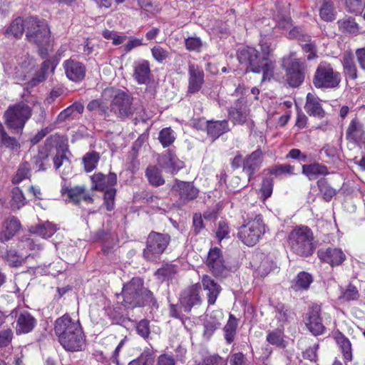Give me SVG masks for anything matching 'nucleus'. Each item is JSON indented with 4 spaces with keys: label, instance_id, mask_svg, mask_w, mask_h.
I'll use <instances>...</instances> for the list:
<instances>
[{
    "label": "nucleus",
    "instance_id": "1",
    "mask_svg": "<svg viewBox=\"0 0 365 365\" xmlns=\"http://www.w3.org/2000/svg\"><path fill=\"white\" fill-rule=\"evenodd\" d=\"M262 55L253 47H246L238 51L237 58L241 64L247 66V71L263 73L262 80L270 79L273 75L274 65L269 59L273 48L267 39L260 41Z\"/></svg>",
    "mask_w": 365,
    "mask_h": 365
},
{
    "label": "nucleus",
    "instance_id": "2",
    "mask_svg": "<svg viewBox=\"0 0 365 365\" xmlns=\"http://www.w3.org/2000/svg\"><path fill=\"white\" fill-rule=\"evenodd\" d=\"M54 331L58 341L67 351H78L84 346L85 339L79 322L67 314L56 320Z\"/></svg>",
    "mask_w": 365,
    "mask_h": 365
},
{
    "label": "nucleus",
    "instance_id": "3",
    "mask_svg": "<svg viewBox=\"0 0 365 365\" xmlns=\"http://www.w3.org/2000/svg\"><path fill=\"white\" fill-rule=\"evenodd\" d=\"M122 298V304L126 308L143 307L152 302L153 293L143 287V283L140 278H133L123 286L122 292L118 298Z\"/></svg>",
    "mask_w": 365,
    "mask_h": 365
},
{
    "label": "nucleus",
    "instance_id": "4",
    "mask_svg": "<svg viewBox=\"0 0 365 365\" xmlns=\"http://www.w3.org/2000/svg\"><path fill=\"white\" fill-rule=\"evenodd\" d=\"M26 38L38 47L39 54L42 58L47 56V46L50 41V30L44 20L35 17L26 18Z\"/></svg>",
    "mask_w": 365,
    "mask_h": 365
},
{
    "label": "nucleus",
    "instance_id": "5",
    "mask_svg": "<svg viewBox=\"0 0 365 365\" xmlns=\"http://www.w3.org/2000/svg\"><path fill=\"white\" fill-rule=\"evenodd\" d=\"M266 225L261 215H257L254 218L250 217L244 221L239 227L238 237L247 246L256 245L266 232Z\"/></svg>",
    "mask_w": 365,
    "mask_h": 365
},
{
    "label": "nucleus",
    "instance_id": "6",
    "mask_svg": "<svg viewBox=\"0 0 365 365\" xmlns=\"http://www.w3.org/2000/svg\"><path fill=\"white\" fill-rule=\"evenodd\" d=\"M313 233L307 226L297 227L288 237L291 250L300 256H309L313 252Z\"/></svg>",
    "mask_w": 365,
    "mask_h": 365
},
{
    "label": "nucleus",
    "instance_id": "7",
    "mask_svg": "<svg viewBox=\"0 0 365 365\" xmlns=\"http://www.w3.org/2000/svg\"><path fill=\"white\" fill-rule=\"evenodd\" d=\"M32 115L31 108L24 101L10 106L4 113L6 125L15 130H22Z\"/></svg>",
    "mask_w": 365,
    "mask_h": 365
},
{
    "label": "nucleus",
    "instance_id": "8",
    "mask_svg": "<svg viewBox=\"0 0 365 365\" xmlns=\"http://www.w3.org/2000/svg\"><path fill=\"white\" fill-rule=\"evenodd\" d=\"M282 67L285 71L286 81L290 86L298 87L302 83L304 80L306 66L294 53L282 58Z\"/></svg>",
    "mask_w": 365,
    "mask_h": 365
},
{
    "label": "nucleus",
    "instance_id": "9",
    "mask_svg": "<svg viewBox=\"0 0 365 365\" xmlns=\"http://www.w3.org/2000/svg\"><path fill=\"white\" fill-rule=\"evenodd\" d=\"M341 82V75L332 66L325 62L321 63L314 73L313 84L317 88L334 89Z\"/></svg>",
    "mask_w": 365,
    "mask_h": 365
},
{
    "label": "nucleus",
    "instance_id": "10",
    "mask_svg": "<svg viewBox=\"0 0 365 365\" xmlns=\"http://www.w3.org/2000/svg\"><path fill=\"white\" fill-rule=\"evenodd\" d=\"M170 241L168 234L151 232L147 238L143 257L149 261H155L165 252Z\"/></svg>",
    "mask_w": 365,
    "mask_h": 365
},
{
    "label": "nucleus",
    "instance_id": "11",
    "mask_svg": "<svg viewBox=\"0 0 365 365\" xmlns=\"http://www.w3.org/2000/svg\"><path fill=\"white\" fill-rule=\"evenodd\" d=\"M113 94V100L110 103V110L119 118H128L133 114L134 109L132 106V99L128 94L122 91H114L112 88L104 91V95Z\"/></svg>",
    "mask_w": 365,
    "mask_h": 365
},
{
    "label": "nucleus",
    "instance_id": "12",
    "mask_svg": "<svg viewBox=\"0 0 365 365\" xmlns=\"http://www.w3.org/2000/svg\"><path fill=\"white\" fill-rule=\"evenodd\" d=\"M34 66V62L32 58L27 53H23L21 56L15 58V62L11 66H6L5 71L9 74L12 75L15 78L23 81L25 80L26 74Z\"/></svg>",
    "mask_w": 365,
    "mask_h": 365
},
{
    "label": "nucleus",
    "instance_id": "13",
    "mask_svg": "<svg viewBox=\"0 0 365 365\" xmlns=\"http://www.w3.org/2000/svg\"><path fill=\"white\" fill-rule=\"evenodd\" d=\"M205 264L210 271L216 277H224L229 272L222 251L217 247L210 250Z\"/></svg>",
    "mask_w": 365,
    "mask_h": 365
},
{
    "label": "nucleus",
    "instance_id": "14",
    "mask_svg": "<svg viewBox=\"0 0 365 365\" xmlns=\"http://www.w3.org/2000/svg\"><path fill=\"white\" fill-rule=\"evenodd\" d=\"M23 249H29L31 250H39L40 246L36 245L33 240L26 238L22 240L18 245V250H10L7 252V261L9 264L14 267H18L22 264L24 259L29 256L27 252H23Z\"/></svg>",
    "mask_w": 365,
    "mask_h": 365
},
{
    "label": "nucleus",
    "instance_id": "15",
    "mask_svg": "<svg viewBox=\"0 0 365 365\" xmlns=\"http://www.w3.org/2000/svg\"><path fill=\"white\" fill-rule=\"evenodd\" d=\"M200 285L195 284L187 287L182 292L180 302L185 312H190L192 307L201 304L202 300L200 295Z\"/></svg>",
    "mask_w": 365,
    "mask_h": 365
},
{
    "label": "nucleus",
    "instance_id": "16",
    "mask_svg": "<svg viewBox=\"0 0 365 365\" xmlns=\"http://www.w3.org/2000/svg\"><path fill=\"white\" fill-rule=\"evenodd\" d=\"M204 71L199 66L189 63L187 92L192 94L197 93L204 84Z\"/></svg>",
    "mask_w": 365,
    "mask_h": 365
},
{
    "label": "nucleus",
    "instance_id": "17",
    "mask_svg": "<svg viewBox=\"0 0 365 365\" xmlns=\"http://www.w3.org/2000/svg\"><path fill=\"white\" fill-rule=\"evenodd\" d=\"M320 313L321 307L317 304L312 305L309 311L305 322L307 327L314 336L321 335L325 331V327L322 324Z\"/></svg>",
    "mask_w": 365,
    "mask_h": 365
},
{
    "label": "nucleus",
    "instance_id": "18",
    "mask_svg": "<svg viewBox=\"0 0 365 365\" xmlns=\"http://www.w3.org/2000/svg\"><path fill=\"white\" fill-rule=\"evenodd\" d=\"M158 163L163 169L173 175L176 174L184 167L183 162L170 150L159 156Z\"/></svg>",
    "mask_w": 365,
    "mask_h": 365
},
{
    "label": "nucleus",
    "instance_id": "19",
    "mask_svg": "<svg viewBox=\"0 0 365 365\" xmlns=\"http://www.w3.org/2000/svg\"><path fill=\"white\" fill-rule=\"evenodd\" d=\"M63 68L66 77L73 82H80L86 76V66L83 63L74 59L65 61Z\"/></svg>",
    "mask_w": 365,
    "mask_h": 365
},
{
    "label": "nucleus",
    "instance_id": "20",
    "mask_svg": "<svg viewBox=\"0 0 365 365\" xmlns=\"http://www.w3.org/2000/svg\"><path fill=\"white\" fill-rule=\"evenodd\" d=\"M288 37L289 38H299L303 51L306 53H309L307 56L308 60H312L316 57L317 51L314 43L311 41L309 36L302 33L300 28L294 27L289 32Z\"/></svg>",
    "mask_w": 365,
    "mask_h": 365
},
{
    "label": "nucleus",
    "instance_id": "21",
    "mask_svg": "<svg viewBox=\"0 0 365 365\" xmlns=\"http://www.w3.org/2000/svg\"><path fill=\"white\" fill-rule=\"evenodd\" d=\"M201 284L203 289L206 292L208 304H215L222 291L221 286L210 276L206 274L202 277Z\"/></svg>",
    "mask_w": 365,
    "mask_h": 365
},
{
    "label": "nucleus",
    "instance_id": "22",
    "mask_svg": "<svg viewBox=\"0 0 365 365\" xmlns=\"http://www.w3.org/2000/svg\"><path fill=\"white\" fill-rule=\"evenodd\" d=\"M229 115L231 120L237 124H243L248 121L250 110L247 106L245 98L239 99L235 104V106L229 110Z\"/></svg>",
    "mask_w": 365,
    "mask_h": 365
},
{
    "label": "nucleus",
    "instance_id": "23",
    "mask_svg": "<svg viewBox=\"0 0 365 365\" xmlns=\"http://www.w3.org/2000/svg\"><path fill=\"white\" fill-rule=\"evenodd\" d=\"M318 257L322 261L329 263L331 266L341 264L346 258L343 251L336 247L320 249L318 251Z\"/></svg>",
    "mask_w": 365,
    "mask_h": 365
},
{
    "label": "nucleus",
    "instance_id": "24",
    "mask_svg": "<svg viewBox=\"0 0 365 365\" xmlns=\"http://www.w3.org/2000/svg\"><path fill=\"white\" fill-rule=\"evenodd\" d=\"M173 187L178 191L180 200L182 203H187L190 200L195 199L199 193V190L189 182H183L175 180Z\"/></svg>",
    "mask_w": 365,
    "mask_h": 365
},
{
    "label": "nucleus",
    "instance_id": "25",
    "mask_svg": "<svg viewBox=\"0 0 365 365\" xmlns=\"http://www.w3.org/2000/svg\"><path fill=\"white\" fill-rule=\"evenodd\" d=\"M92 190L103 191L113 187L117 182V176L110 173L108 175L96 173L91 176Z\"/></svg>",
    "mask_w": 365,
    "mask_h": 365
},
{
    "label": "nucleus",
    "instance_id": "26",
    "mask_svg": "<svg viewBox=\"0 0 365 365\" xmlns=\"http://www.w3.org/2000/svg\"><path fill=\"white\" fill-rule=\"evenodd\" d=\"M262 163V151L258 148L252 152L243 160V170L248 175L249 180L261 167Z\"/></svg>",
    "mask_w": 365,
    "mask_h": 365
},
{
    "label": "nucleus",
    "instance_id": "27",
    "mask_svg": "<svg viewBox=\"0 0 365 365\" xmlns=\"http://www.w3.org/2000/svg\"><path fill=\"white\" fill-rule=\"evenodd\" d=\"M21 228L19 220L14 217H9L3 225V230L0 232V241L5 242L11 239Z\"/></svg>",
    "mask_w": 365,
    "mask_h": 365
},
{
    "label": "nucleus",
    "instance_id": "28",
    "mask_svg": "<svg viewBox=\"0 0 365 365\" xmlns=\"http://www.w3.org/2000/svg\"><path fill=\"white\" fill-rule=\"evenodd\" d=\"M36 320L28 312H21L16 321V332L17 334H27L33 330Z\"/></svg>",
    "mask_w": 365,
    "mask_h": 365
},
{
    "label": "nucleus",
    "instance_id": "29",
    "mask_svg": "<svg viewBox=\"0 0 365 365\" xmlns=\"http://www.w3.org/2000/svg\"><path fill=\"white\" fill-rule=\"evenodd\" d=\"M253 261L257 266V272L262 277L267 275L271 271L277 269L275 262L267 256L263 254H257L253 259Z\"/></svg>",
    "mask_w": 365,
    "mask_h": 365
},
{
    "label": "nucleus",
    "instance_id": "30",
    "mask_svg": "<svg viewBox=\"0 0 365 365\" xmlns=\"http://www.w3.org/2000/svg\"><path fill=\"white\" fill-rule=\"evenodd\" d=\"M86 188L84 186H76L71 188H62L61 192L63 195H67L70 202L75 204L79 203L81 201L91 202L92 197L85 192Z\"/></svg>",
    "mask_w": 365,
    "mask_h": 365
},
{
    "label": "nucleus",
    "instance_id": "31",
    "mask_svg": "<svg viewBox=\"0 0 365 365\" xmlns=\"http://www.w3.org/2000/svg\"><path fill=\"white\" fill-rule=\"evenodd\" d=\"M364 134L363 124L358 119H353L346 130V139L354 143H359L363 140Z\"/></svg>",
    "mask_w": 365,
    "mask_h": 365
},
{
    "label": "nucleus",
    "instance_id": "32",
    "mask_svg": "<svg viewBox=\"0 0 365 365\" xmlns=\"http://www.w3.org/2000/svg\"><path fill=\"white\" fill-rule=\"evenodd\" d=\"M304 108L309 115L319 118H322L324 116L325 112L321 106L320 99L312 93L307 94Z\"/></svg>",
    "mask_w": 365,
    "mask_h": 365
},
{
    "label": "nucleus",
    "instance_id": "33",
    "mask_svg": "<svg viewBox=\"0 0 365 365\" xmlns=\"http://www.w3.org/2000/svg\"><path fill=\"white\" fill-rule=\"evenodd\" d=\"M150 74V64L147 61L135 62L133 77L139 84H144L148 81Z\"/></svg>",
    "mask_w": 365,
    "mask_h": 365
},
{
    "label": "nucleus",
    "instance_id": "34",
    "mask_svg": "<svg viewBox=\"0 0 365 365\" xmlns=\"http://www.w3.org/2000/svg\"><path fill=\"white\" fill-rule=\"evenodd\" d=\"M302 173L312 180L319 176L327 175L329 173L325 165L320 163H313L302 165Z\"/></svg>",
    "mask_w": 365,
    "mask_h": 365
},
{
    "label": "nucleus",
    "instance_id": "35",
    "mask_svg": "<svg viewBox=\"0 0 365 365\" xmlns=\"http://www.w3.org/2000/svg\"><path fill=\"white\" fill-rule=\"evenodd\" d=\"M341 63L344 73L351 79L357 78V68L354 62V55L350 51L343 53Z\"/></svg>",
    "mask_w": 365,
    "mask_h": 365
},
{
    "label": "nucleus",
    "instance_id": "36",
    "mask_svg": "<svg viewBox=\"0 0 365 365\" xmlns=\"http://www.w3.org/2000/svg\"><path fill=\"white\" fill-rule=\"evenodd\" d=\"M228 130V123L225 120L207 122V134L215 139L219 138Z\"/></svg>",
    "mask_w": 365,
    "mask_h": 365
},
{
    "label": "nucleus",
    "instance_id": "37",
    "mask_svg": "<svg viewBox=\"0 0 365 365\" xmlns=\"http://www.w3.org/2000/svg\"><path fill=\"white\" fill-rule=\"evenodd\" d=\"M29 230L31 233L41 236L43 238H48L56 232V227L51 222H45L36 226H31Z\"/></svg>",
    "mask_w": 365,
    "mask_h": 365
},
{
    "label": "nucleus",
    "instance_id": "38",
    "mask_svg": "<svg viewBox=\"0 0 365 365\" xmlns=\"http://www.w3.org/2000/svg\"><path fill=\"white\" fill-rule=\"evenodd\" d=\"M267 341L270 344L280 349L285 348L287 343L284 340V328H276L272 331H269L267 335Z\"/></svg>",
    "mask_w": 365,
    "mask_h": 365
},
{
    "label": "nucleus",
    "instance_id": "39",
    "mask_svg": "<svg viewBox=\"0 0 365 365\" xmlns=\"http://www.w3.org/2000/svg\"><path fill=\"white\" fill-rule=\"evenodd\" d=\"M320 5L319 14L321 18L327 21H331L335 19V11L331 0H317Z\"/></svg>",
    "mask_w": 365,
    "mask_h": 365
},
{
    "label": "nucleus",
    "instance_id": "40",
    "mask_svg": "<svg viewBox=\"0 0 365 365\" xmlns=\"http://www.w3.org/2000/svg\"><path fill=\"white\" fill-rule=\"evenodd\" d=\"M48 158V148L47 146L43 147L39 149L38 153L36 155L34 156L32 163L34 164V168L36 171L45 170L46 169V165Z\"/></svg>",
    "mask_w": 365,
    "mask_h": 365
},
{
    "label": "nucleus",
    "instance_id": "41",
    "mask_svg": "<svg viewBox=\"0 0 365 365\" xmlns=\"http://www.w3.org/2000/svg\"><path fill=\"white\" fill-rule=\"evenodd\" d=\"M336 341L341 349L343 356L346 361L352 360L351 344L350 341L341 333H338L335 336Z\"/></svg>",
    "mask_w": 365,
    "mask_h": 365
},
{
    "label": "nucleus",
    "instance_id": "42",
    "mask_svg": "<svg viewBox=\"0 0 365 365\" xmlns=\"http://www.w3.org/2000/svg\"><path fill=\"white\" fill-rule=\"evenodd\" d=\"M145 175L153 186H160L165 182L160 169L155 165H149L145 170Z\"/></svg>",
    "mask_w": 365,
    "mask_h": 365
},
{
    "label": "nucleus",
    "instance_id": "43",
    "mask_svg": "<svg viewBox=\"0 0 365 365\" xmlns=\"http://www.w3.org/2000/svg\"><path fill=\"white\" fill-rule=\"evenodd\" d=\"M26 24V19H23L21 17L16 18L6 30V34L14 36L16 38H19L23 35L24 30H27Z\"/></svg>",
    "mask_w": 365,
    "mask_h": 365
},
{
    "label": "nucleus",
    "instance_id": "44",
    "mask_svg": "<svg viewBox=\"0 0 365 365\" xmlns=\"http://www.w3.org/2000/svg\"><path fill=\"white\" fill-rule=\"evenodd\" d=\"M237 325V319L232 314H230L228 322L223 329L225 339L229 344L232 343L235 340Z\"/></svg>",
    "mask_w": 365,
    "mask_h": 365
},
{
    "label": "nucleus",
    "instance_id": "45",
    "mask_svg": "<svg viewBox=\"0 0 365 365\" xmlns=\"http://www.w3.org/2000/svg\"><path fill=\"white\" fill-rule=\"evenodd\" d=\"M0 143L4 146L11 150H15L19 148L20 145L17 140L9 136L4 130L3 125L0 123Z\"/></svg>",
    "mask_w": 365,
    "mask_h": 365
},
{
    "label": "nucleus",
    "instance_id": "46",
    "mask_svg": "<svg viewBox=\"0 0 365 365\" xmlns=\"http://www.w3.org/2000/svg\"><path fill=\"white\" fill-rule=\"evenodd\" d=\"M317 185L322 198L326 202H329L336 194V190L331 187L325 179L318 180Z\"/></svg>",
    "mask_w": 365,
    "mask_h": 365
},
{
    "label": "nucleus",
    "instance_id": "47",
    "mask_svg": "<svg viewBox=\"0 0 365 365\" xmlns=\"http://www.w3.org/2000/svg\"><path fill=\"white\" fill-rule=\"evenodd\" d=\"M340 30L353 34H357L359 31L358 24L351 17L344 18L338 21Z\"/></svg>",
    "mask_w": 365,
    "mask_h": 365
},
{
    "label": "nucleus",
    "instance_id": "48",
    "mask_svg": "<svg viewBox=\"0 0 365 365\" xmlns=\"http://www.w3.org/2000/svg\"><path fill=\"white\" fill-rule=\"evenodd\" d=\"M312 282V277L307 272H302L296 277L293 288L295 290L307 289Z\"/></svg>",
    "mask_w": 365,
    "mask_h": 365
},
{
    "label": "nucleus",
    "instance_id": "49",
    "mask_svg": "<svg viewBox=\"0 0 365 365\" xmlns=\"http://www.w3.org/2000/svg\"><path fill=\"white\" fill-rule=\"evenodd\" d=\"M25 203L26 198L22 191L18 187H14L11 190V206L12 209L19 210L25 205Z\"/></svg>",
    "mask_w": 365,
    "mask_h": 365
},
{
    "label": "nucleus",
    "instance_id": "50",
    "mask_svg": "<svg viewBox=\"0 0 365 365\" xmlns=\"http://www.w3.org/2000/svg\"><path fill=\"white\" fill-rule=\"evenodd\" d=\"M267 171L269 174L275 177H282L283 175H294V167L288 164L273 165Z\"/></svg>",
    "mask_w": 365,
    "mask_h": 365
},
{
    "label": "nucleus",
    "instance_id": "51",
    "mask_svg": "<svg viewBox=\"0 0 365 365\" xmlns=\"http://www.w3.org/2000/svg\"><path fill=\"white\" fill-rule=\"evenodd\" d=\"M175 133L170 128L162 129L158 135V140L164 148L172 145L175 140Z\"/></svg>",
    "mask_w": 365,
    "mask_h": 365
},
{
    "label": "nucleus",
    "instance_id": "52",
    "mask_svg": "<svg viewBox=\"0 0 365 365\" xmlns=\"http://www.w3.org/2000/svg\"><path fill=\"white\" fill-rule=\"evenodd\" d=\"M99 158V155L96 152L86 153L83 158L86 171L91 172L97 166Z\"/></svg>",
    "mask_w": 365,
    "mask_h": 365
},
{
    "label": "nucleus",
    "instance_id": "53",
    "mask_svg": "<svg viewBox=\"0 0 365 365\" xmlns=\"http://www.w3.org/2000/svg\"><path fill=\"white\" fill-rule=\"evenodd\" d=\"M154 357L152 352L145 350L137 359L132 360L128 365H153Z\"/></svg>",
    "mask_w": 365,
    "mask_h": 365
},
{
    "label": "nucleus",
    "instance_id": "54",
    "mask_svg": "<svg viewBox=\"0 0 365 365\" xmlns=\"http://www.w3.org/2000/svg\"><path fill=\"white\" fill-rule=\"evenodd\" d=\"M30 176V167L28 163H21L12 179L14 184H18L23 180L29 178Z\"/></svg>",
    "mask_w": 365,
    "mask_h": 365
},
{
    "label": "nucleus",
    "instance_id": "55",
    "mask_svg": "<svg viewBox=\"0 0 365 365\" xmlns=\"http://www.w3.org/2000/svg\"><path fill=\"white\" fill-rule=\"evenodd\" d=\"M287 310L281 309H277L274 318L272 319L270 325L272 327L284 328V324L288 321Z\"/></svg>",
    "mask_w": 365,
    "mask_h": 365
},
{
    "label": "nucleus",
    "instance_id": "56",
    "mask_svg": "<svg viewBox=\"0 0 365 365\" xmlns=\"http://www.w3.org/2000/svg\"><path fill=\"white\" fill-rule=\"evenodd\" d=\"M359 297V293L356 287L349 284L345 289H342L339 299L346 302L356 300Z\"/></svg>",
    "mask_w": 365,
    "mask_h": 365
},
{
    "label": "nucleus",
    "instance_id": "57",
    "mask_svg": "<svg viewBox=\"0 0 365 365\" xmlns=\"http://www.w3.org/2000/svg\"><path fill=\"white\" fill-rule=\"evenodd\" d=\"M151 53L154 59L158 63H163L167 58H170V52L167 49L160 46H155L152 48Z\"/></svg>",
    "mask_w": 365,
    "mask_h": 365
},
{
    "label": "nucleus",
    "instance_id": "58",
    "mask_svg": "<svg viewBox=\"0 0 365 365\" xmlns=\"http://www.w3.org/2000/svg\"><path fill=\"white\" fill-rule=\"evenodd\" d=\"M176 272L175 266L166 265L162 268L158 269L155 275L159 279L164 280L166 278H170Z\"/></svg>",
    "mask_w": 365,
    "mask_h": 365
},
{
    "label": "nucleus",
    "instance_id": "59",
    "mask_svg": "<svg viewBox=\"0 0 365 365\" xmlns=\"http://www.w3.org/2000/svg\"><path fill=\"white\" fill-rule=\"evenodd\" d=\"M104 193V201L106 205V209L110 211L114 207V199L115 196V189L112 187L109 189L103 190Z\"/></svg>",
    "mask_w": 365,
    "mask_h": 365
},
{
    "label": "nucleus",
    "instance_id": "60",
    "mask_svg": "<svg viewBox=\"0 0 365 365\" xmlns=\"http://www.w3.org/2000/svg\"><path fill=\"white\" fill-rule=\"evenodd\" d=\"M273 190V180L267 178L262 181L261 192L264 200L269 197Z\"/></svg>",
    "mask_w": 365,
    "mask_h": 365
},
{
    "label": "nucleus",
    "instance_id": "61",
    "mask_svg": "<svg viewBox=\"0 0 365 365\" xmlns=\"http://www.w3.org/2000/svg\"><path fill=\"white\" fill-rule=\"evenodd\" d=\"M202 43L200 38L197 37H190L185 40V47L189 51L199 52L202 47Z\"/></svg>",
    "mask_w": 365,
    "mask_h": 365
},
{
    "label": "nucleus",
    "instance_id": "62",
    "mask_svg": "<svg viewBox=\"0 0 365 365\" xmlns=\"http://www.w3.org/2000/svg\"><path fill=\"white\" fill-rule=\"evenodd\" d=\"M229 227L227 224L224 221H220L216 232V237L219 241L229 237Z\"/></svg>",
    "mask_w": 365,
    "mask_h": 365
},
{
    "label": "nucleus",
    "instance_id": "63",
    "mask_svg": "<svg viewBox=\"0 0 365 365\" xmlns=\"http://www.w3.org/2000/svg\"><path fill=\"white\" fill-rule=\"evenodd\" d=\"M365 0H346L348 10L351 13H358L361 10Z\"/></svg>",
    "mask_w": 365,
    "mask_h": 365
},
{
    "label": "nucleus",
    "instance_id": "64",
    "mask_svg": "<svg viewBox=\"0 0 365 365\" xmlns=\"http://www.w3.org/2000/svg\"><path fill=\"white\" fill-rule=\"evenodd\" d=\"M137 332L143 338H147L150 334L149 321L142 319L136 327Z\"/></svg>",
    "mask_w": 365,
    "mask_h": 365
}]
</instances>
